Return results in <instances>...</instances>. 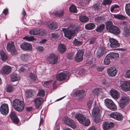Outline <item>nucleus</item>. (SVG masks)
Masks as SVG:
<instances>
[{"mask_svg":"<svg viewBox=\"0 0 130 130\" xmlns=\"http://www.w3.org/2000/svg\"><path fill=\"white\" fill-rule=\"evenodd\" d=\"M47 25L48 27L52 30L56 29L58 27L56 23L51 21L48 22Z\"/></svg>","mask_w":130,"mask_h":130,"instance_id":"23","label":"nucleus"},{"mask_svg":"<svg viewBox=\"0 0 130 130\" xmlns=\"http://www.w3.org/2000/svg\"><path fill=\"white\" fill-rule=\"evenodd\" d=\"M125 10L127 14L130 17V3H127L126 4Z\"/></svg>","mask_w":130,"mask_h":130,"instance_id":"37","label":"nucleus"},{"mask_svg":"<svg viewBox=\"0 0 130 130\" xmlns=\"http://www.w3.org/2000/svg\"><path fill=\"white\" fill-rule=\"evenodd\" d=\"M45 94V91L43 90H41L38 92V96L43 97L44 96Z\"/></svg>","mask_w":130,"mask_h":130,"instance_id":"52","label":"nucleus"},{"mask_svg":"<svg viewBox=\"0 0 130 130\" xmlns=\"http://www.w3.org/2000/svg\"><path fill=\"white\" fill-rule=\"evenodd\" d=\"M129 99L126 96H122L120 98L119 102V104L121 108L125 106L129 102Z\"/></svg>","mask_w":130,"mask_h":130,"instance_id":"9","label":"nucleus"},{"mask_svg":"<svg viewBox=\"0 0 130 130\" xmlns=\"http://www.w3.org/2000/svg\"><path fill=\"white\" fill-rule=\"evenodd\" d=\"M36 49L37 50L40 52L43 51L44 50L43 47L39 46H37L36 47Z\"/></svg>","mask_w":130,"mask_h":130,"instance_id":"60","label":"nucleus"},{"mask_svg":"<svg viewBox=\"0 0 130 130\" xmlns=\"http://www.w3.org/2000/svg\"><path fill=\"white\" fill-rule=\"evenodd\" d=\"M76 73L78 74L80 76H85V75L87 74L88 73L86 72V71L84 70H80V71H76Z\"/></svg>","mask_w":130,"mask_h":130,"instance_id":"42","label":"nucleus"},{"mask_svg":"<svg viewBox=\"0 0 130 130\" xmlns=\"http://www.w3.org/2000/svg\"><path fill=\"white\" fill-rule=\"evenodd\" d=\"M102 18L101 17H97L95 19V22L97 23L101 22Z\"/></svg>","mask_w":130,"mask_h":130,"instance_id":"56","label":"nucleus"},{"mask_svg":"<svg viewBox=\"0 0 130 130\" xmlns=\"http://www.w3.org/2000/svg\"><path fill=\"white\" fill-rule=\"evenodd\" d=\"M73 44L75 46H80L82 44V42L78 40L75 39L73 41Z\"/></svg>","mask_w":130,"mask_h":130,"instance_id":"45","label":"nucleus"},{"mask_svg":"<svg viewBox=\"0 0 130 130\" xmlns=\"http://www.w3.org/2000/svg\"><path fill=\"white\" fill-rule=\"evenodd\" d=\"M64 35L69 39H70L78 32V29L75 26L70 25L67 28H63L62 29Z\"/></svg>","mask_w":130,"mask_h":130,"instance_id":"1","label":"nucleus"},{"mask_svg":"<svg viewBox=\"0 0 130 130\" xmlns=\"http://www.w3.org/2000/svg\"><path fill=\"white\" fill-rule=\"evenodd\" d=\"M21 48L24 51H31L32 48V45L30 44L24 42L21 44Z\"/></svg>","mask_w":130,"mask_h":130,"instance_id":"12","label":"nucleus"},{"mask_svg":"<svg viewBox=\"0 0 130 130\" xmlns=\"http://www.w3.org/2000/svg\"><path fill=\"white\" fill-rule=\"evenodd\" d=\"M69 9L70 11L71 12L76 13L77 12L76 8L73 5H71Z\"/></svg>","mask_w":130,"mask_h":130,"instance_id":"48","label":"nucleus"},{"mask_svg":"<svg viewBox=\"0 0 130 130\" xmlns=\"http://www.w3.org/2000/svg\"><path fill=\"white\" fill-rule=\"evenodd\" d=\"M54 14L57 17H62L64 15V12L63 11H61L60 12H54Z\"/></svg>","mask_w":130,"mask_h":130,"instance_id":"43","label":"nucleus"},{"mask_svg":"<svg viewBox=\"0 0 130 130\" xmlns=\"http://www.w3.org/2000/svg\"><path fill=\"white\" fill-rule=\"evenodd\" d=\"M43 102V99L41 98H38L35 101L36 107L38 108Z\"/></svg>","mask_w":130,"mask_h":130,"instance_id":"27","label":"nucleus"},{"mask_svg":"<svg viewBox=\"0 0 130 130\" xmlns=\"http://www.w3.org/2000/svg\"><path fill=\"white\" fill-rule=\"evenodd\" d=\"M14 89V88L12 86L9 85L7 87V91L8 92H12Z\"/></svg>","mask_w":130,"mask_h":130,"instance_id":"54","label":"nucleus"},{"mask_svg":"<svg viewBox=\"0 0 130 130\" xmlns=\"http://www.w3.org/2000/svg\"><path fill=\"white\" fill-rule=\"evenodd\" d=\"M70 72L66 71H64L62 72H61L58 74L56 76L57 80L60 81L65 80L68 76L70 75Z\"/></svg>","mask_w":130,"mask_h":130,"instance_id":"6","label":"nucleus"},{"mask_svg":"<svg viewBox=\"0 0 130 130\" xmlns=\"http://www.w3.org/2000/svg\"><path fill=\"white\" fill-rule=\"evenodd\" d=\"M23 39L29 41H32L35 39L34 36H31L30 37L25 36L23 37Z\"/></svg>","mask_w":130,"mask_h":130,"instance_id":"47","label":"nucleus"},{"mask_svg":"<svg viewBox=\"0 0 130 130\" xmlns=\"http://www.w3.org/2000/svg\"><path fill=\"white\" fill-rule=\"evenodd\" d=\"M114 124L112 122H103L102 125V127L105 130L109 129L113 127Z\"/></svg>","mask_w":130,"mask_h":130,"instance_id":"16","label":"nucleus"},{"mask_svg":"<svg viewBox=\"0 0 130 130\" xmlns=\"http://www.w3.org/2000/svg\"><path fill=\"white\" fill-rule=\"evenodd\" d=\"M117 70L114 67H110L107 70L108 74L111 76H115L117 74Z\"/></svg>","mask_w":130,"mask_h":130,"instance_id":"15","label":"nucleus"},{"mask_svg":"<svg viewBox=\"0 0 130 130\" xmlns=\"http://www.w3.org/2000/svg\"><path fill=\"white\" fill-rule=\"evenodd\" d=\"M48 59L50 63L54 64L57 62L58 58L57 56L54 54H52L49 55Z\"/></svg>","mask_w":130,"mask_h":130,"instance_id":"8","label":"nucleus"},{"mask_svg":"<svg viewBox=\"0 0 130 130\" xmlns=\"http://www.w3.org/2000/svg\"><path fill=\"white\" fill-rule=\"evenodd\" d=\"M91 113V116L96 119V117L100 116V112L99 108L98 107H94Z\"/></svg>","mask_w":130,"mask_h":130,"instance_id":"14","label":"nucleus"},{"mask_svg":"<svg viewBox=\"0 0 130 130\" xmlns=\"http://www.w3.org/2000/svg\"><path fill=\"white\" fill-rule=\"evenodd\" d=\"M85 117L82 114L79 113L77 114L75 116V118L79 123H81L82 121L84 120Z\"/></svg>","mask_w":130,"mask_h":130,"instance_id":"33","label":"nucleus"},{"mask_svg":"<svg viewBox=\"0 0 130 130\" xmlns=\"http://www.w3.org/2000/svg\"><path fill=\"white\" fill-rule=\"evenodd\" d=\"M106 28L107 31L113 34L118 35L120 33L119 28L117 26L113 25V23L111 21L107 22Z\"/></svg>","mask_w":130,"mask_h":130,"instance_id":"2","label":"nucleus"},{"mask_svg":"<svg viewBox=\"0 0 130 130\" xmlns=\"http://www.w3.org/2000/svg\"><path fill=\"white\" fill-rule=\"evenodd\" d=\"M7 50L10 52L11 54L16 55L17 54V51L15 48L14 43L12 41H10L7 44L6 47Z\"/></svg>","mask_w":130,"mask_h":130,"instance_id":"4","label":"nucleus"},{"mask_svg":"<svg viewBox=\"0 0 130 130\" xmlns=\"http://www.w3.org/2000/svg\"><path fill=\"white\" fill-rule=\"evenodd\" d=\"M84 120L82 121L81 123L83 124L85 126H88L90 124V121L89 119L85 117Z\"/></svg>","mask_w":130,"mask_h":130,"instance_id":"39","label":"nucleus"},{"mask_svg":"<svg viewBox=\"0 0 130 130\" xmlns=\"http://www.w3.org/2000/svg\"><path fill=\"white\" fill-rule=\"evenodd\" d=\"M125 76L127 78H130V69L126 71Z\"/></svg>","mask_w":130,"mask_h":130,"instance_id":"57","label":"nucleus"},{"mask_svg":"<svg viewBox=\"0 0 130 130\" xmlns=\"http://www.w3.org/2000/svg\"><path fill=\"white\" fill-rule=\"evenodd\" d=\"M105 26V25L104 24L100 25L96 28V30L98 32H101L103 30Z\"/></svg>","mask_w":130,"mask_h":130,"instance_id":"44","label":"nucleus"},{"mask_svg":"<svg viewBox=\"0 0 130 130\" xmlns=\"http://www.w3.org/2000/svg\"><path fill=\"white\" fill-rule=\"evenodd\" d=\"M95 27V25L93 23H89L85 25V28L88 30H92Z\"/></svg>","mask_w":130,"mask_h":130,"instance_id":"34","label":"nucleus"},{"mask_svg":"<svg viewBox=\"0 0 130 130\" xmlns=\"http://www.w3.org/2000/svg\"><path fill=\"white\" fill-rule=\"evenodd\" d=\"M120 87L121 89L125 91H128V81L124 82L123 83H121Z\"/></svg>","mask_w":130,"mask_h":130,"instance_id":"28","label":"nucleus"},{"mask_svg":"<svg viewBox=\"0 0 130 130\" xmlns=\"http://www.w3.org/2000/svg\"><path fill=\"white\" fill-rule=\"evenodd\" d=\"M64 122L66 124L68 125L73 128H76V125L73 121L70 119L69 118L66 119Z\"/></svg>","mask_w":130,"mask_h":130,"instance_id":"19","label":"nucleus"},{"mask_svg":"<svg viewBox=\"0 0 130 130\" xmlns=\"http://www.w3.org/2000/svg\"><path fill=\"white\" fill-rule=\"evenodd\" d=\"M79 20L80 21L83 23H86L89 20V18L85 15H80L79 17Z\"/></svg>","mask_w":130,"mask_h":130,"instance_id":"31","label":"nucleus"},{"mask_svg":"<svg viewBox=\"0 0 130 130\" xmlns=\"http://www.w3.org/2000/svg\"><path fill=\"white\" fill-rule=\"evenodd\" d=\"M13 107L15 110L18 111L23 110L24 107L23 102L19 100L15 99L13 102Z\"/></svg>","mask_w":130,"mask_h":130,"instance_id":"3","label":"nucleus"},{"mask_svg":"<svg viewBox=\"0 0 130 130\" xmlns=\"http://www.w3.org/2000/svg\"><path fill=\"white\" fill-rule=\"evenodd\" d=\"M29 76L32 80H35L36 79V75L32 73L29 74Z\"/></svg>","mask_w":130,"mask_h":130,"instance_id":"53","label":"nucleus"},{"mask_svg":"<svg viewBox=\"0 0 130 130\" xmlns=\"http://www.w3.org/2000/svg\"><path fill=\"white\" fill-rule=\"evenodd\" d=\"M110 94L111 96L114 98L118 99L120 95V93L116 90L112 89L110 91Z\"/></svg>","mask_w":130,"mask_h":130,"instance_id":"20","label":"nucleus"},{"mask_svg":"<svg viewBox=\"0 0 130 130\" xmlns=\"http://www.w3.org/2000/svg\"><path fill=\"white\" fill-rule=\"evenodd\" d=\"M64 122L66 124L68 125L73 128H76V125L73 121L70 119L69 118L66 119Z\"/></svg>","mask_w":130,"mask_h":130,"instance_id":"18","label":"nucleus"},{"mask_svg":"<svg viewBox=\"0 0 130 130\" xmlns=\"http://www.w3.org/2000/svg\"><path fill=\"white\" fill-rule=\"evenodd\" d=\"M108 108L111 110L115 111L117 109V106L114 103H113L112 104H111L109 106H108Z\"/></svg>","mask_w":130,"mask_h":130,"instance_id":"46","label":"nucleus"},{"mask_svg":"<svg viewBox=\"0 0 130 130\" xmlns=\"http://www.w3.org/2000/svg\"><path fill=\"white\" fill-rule=\"evenodd\" d=\"M92 100H90L87 103V105L89 107L92 105Z\"/></svg>","mask_w":130,"mask_h":130,"instance_id":"63","label":"nucleus"},{"mask_svg":"<svg viewBox=\"0 0 130 130\" xmlns=\"http://www.w3.org/2000/svg\"><path fill=\"white\" fill-rule=\"evenodd\" d=\"M108 55L112 60V59L119 57V54L116 53H112Z\"/></svg>","mask_w":130,"mask_h":130,"instance_id":"40","label":"nucleus"},{"mask_svg":"<svg viewBox=\"0 0 130 130\" xmlns=\"http://www.w3.org/2000/svg\"><path fill=\"white\" fill-rule=\"evenodd\" d=\"M109 41L110 43V46L111 47H117L120 45V44L118 43V41L113 38L109 39Z\"/></svg>","mask_w":130,"mask_h":130,"instance_id":"17","label":"nucleus"},{"mask_svg":"<svg viewBox=\"0 0 130 130\" xmlns=\"http://www.w3.org/2000/svg\"><path fill=\"white\" fill-rule=\"evenodd\" d=\"M52 82V80H50L49 81L45 82L44 83V86L45 87L47 86L51 83Z\"/></svg>","mask_w":130,"mask_h":130,"instance_id":"61","label":"nucleus"},{"mask_svg":"<svg viewBox=\"0 0 130 130\" xmlns=\"http://www.w3.org/2000/svg\"><path fill=\"white\" fill-rule=\"evenodd\" d=\"M110 116L111 117L118 121L122 120L123 117L122 114L116 112L111 113L110 115Z\"/></svg>","mask_w":130,"mask_h":130,"instance_id":"10","label":"nucleus"},{"mask_svg":"<svg viewBox=\"0 0 130 130\" xmlns=\"http://www.w3.org/2000/svg\"><path fill=\"white\" fill-rule=\"evenodd\" d=\"M101 91V89L100 88H96L95 89L92 91L93 94L94 95H98V93Z\"/></svg>","mask_w":130,"mask_h":130,"instance_id":"49","label":"nucleus"},{"mask_svg":"<svg viewBox=\"0 0 130 130\" xmlns=\"http://www.w3.org/2000/svg\"><path fill=\"white\" fill-rule=\"evenodd\" d=\"M66 46L63 44H60L58 47V50L61 53H63L66 50Z\"/></svg>","mask_w":130,"mask_h":130,"instance_id":"25","label":"nucleus"},{"mask_svg":"<svg viewBox=\"0 0 130 130\" xmlns=\"http://www.w3.org/2000/svg\"><path fill=\"white\" fill-rule=\"evenodd\" d=\"M29 33L31 35L43 36L46 34V32L45 30L43 29L37 28L30 30Z\"/></svg>","mask_w":130,"mask_h":130,"instance_id":"5","label":"nucleus"},{"mask_svg":"<svg viewBox=\"0 0 130 130\" xmlns=\"http://www.w3.org/2000/svg\"><path fill=\"white\" fill-rule=\"evenodd\" d=\"M85 91L84 90H78L76 91L74 93L75 96L78 97L79 99H82L85 95Z\"/></svg>","mask_w":130,"mask_h":130,"instance_id":"24","label":"nucleus"},{"mask_svg":"<svg viewBox=\"0 0 130 130\" xmlns=\"http://www.w3.org/2000/svg\"><path fill=\"white\" fill-rule=\"evenodd\" d=\"M11 80L13 82L18 81L20 79L19 75L17 74L13 73L10 75Z\"/></svg>","mask_w":130,"mask_h":130,"instance_id":"29","label":"nucleus"},{"mask_svg":"<svg viewBox=\"0 0 130 130\" xmlns=\"http://www.w3.org/2000/svg\"><path fill=\"white\" fill-rule=\"evenodd\" d=\"M104 102L106 105L107 108L108 107V106L111 105V104H112L113 103H114L111 100L108 99H106L105 100Z\"/></svg>","mask_w":130,"mask_h":130,"instance_id":"38","label":"nucleus"},{"mask_svg":"<svg viewBox=\"0 0 130 130\" xmlns=\"http://www.w3.org/2000/svg\"><path fill=\"white\" fill-rule=\"evenodd\" d=\"M98 6L97 5H95L93 6L92 9L94 10H98Z\"/></svg>","mask_w":130,"mask_h":130,"instance_id":"62","label":"nucleus"},{"mask_svg":"<svg viewBox=\"0 0 130 130\" xmlns=\"http://www.w3.org/2000/svg\"><path fill=\"white\" fill-rule=\"evenodd\" d=\"M20 57L22 61H27L30 59V56L28 54H22L21 55Z\"/></svg>","mask_w":130,"mask_h":130,"instance_id":"30","label":"nucleus"},{"mask_svg":"<svg viewBox=\"0 0 130 130\" xmlns=\"http://www.w3.org/2000/svg\"><path fill=\"white\" fill-rule=\"evenodd\" d=\"M1 58L2 60L5 61L7 60L8 56L3 51H1L0 53Z\"/></svg>","mask_w":130,"mask_h":130,"instance_id":"36","label":"nucleus"},{"mask_svg":"<svg viewBox=\"0 0 130 130\" xmlns=\"http://www.w3.org/2000/svg\"><path fill=\"white\" fill-rule=\"evenodd\" d=\"M84 54V51L82 50H79L76 55L75 57V60L76 61L79 62L83 59Z\"/></svg>","mask_w":130,"mask_h":130,"instance_id":"13","label":"nucleus"},{"mask_svg":"<svg viewBox=\"0 0 130 130\" xmlns=\"http://www.w3.org/2000/svg\"><path fill=\"white\" fill-rule=\"evenodd\" d=\"M130 33V27L129 25H127L124 27L123 32V35L124 36L128 37Z\"/></svg>","mask_w":130,"mask_h":130,"instance_id":"21","label":"nucleus"},{"mask_svg":"<svg viewBox=\"0 0 130 130\" xmlns=\"http://www.w3.org/2000/svg\"><path fill=\"white\" fill-rule=\"evenodd\" d=\"M25 94L26 97L27 98H29L33 96V91L31 89L27 90L25 92Z\"/></svg>","mask_w":130,"mask_h":130,"instance_id":"32","label":"nucleus"},{"mask_svg":"<svg viewBox=\"0 0 130 130\" xmlns=\"http://www.w3.org/2000/svg\"><path fill=\"white\" fill-rule=\"evenodd\" d=\"M11 67L7 65H5L3 66L0 70V73L3 75H8L11 71Z\"/></svg>","mask_w":130,"mask_h":130,"instance_id":"7","label":"nucleus"},{"mask_svg":"<svg viewBox=\"0 0 130 130\" xmlns=\"http://www.w3.org/2000/svg\"><path fill=\"white\" fill-rule=\"evenodd\" d=\"M95 42V38H92L89 41V44H93Z\"/></svg>","mask_w":130,"mask_h":130,"instance_id":"58","label":"nucleus"},{"mask_svg":"<svg viewBox=\"0 0 130 130\" xmlns=\"http://www.w3.org/2000/svg\"><path fill=\"white\" fill-rule=\"evenodd\" d=\"M51 38L57 39L59 37V35L57 33H52L51 34Z\"/></svg>","mask_w":130,"mask_h":130,"instance_id":"55","label":"nucleus"},{"mask_svg":"<svg viewBox=\"0 0 130 130\" xmlns=\"http://www.w3.org/2000/svg\"><path fill=\"white\" fill-rule=\"evenodd\" d=\"M11 119L13 122L16 124H18L19 121V120L16 115L15 113L13 112H11L10 115Z\"/></svg>","mask_w":130,"mask_h":130,"instance_id":"22","label":"nucleus"},{"mask_svg":"<svg viewBox=\"0 0 130 130\" xmlns=\"http://www.w3.org/2000/svg\"><path fill=\"white\" fill-rule=\"evenodd\" d=\"M119 6L116 4H115L112 5L110 8V11L112 12L113 10L116 8H119Z\"/></svg>","mask_w":130,"mask_h":130,"instance_id":"50","label":"nucleus"},{"mask_svg":"<svg viewBox=\"0 0 130 130\" xmlns=\"http://www.w3.org/2000/svg\"><path fill=\"white\" fill-rule=\"evenodd\" d=\"M9 108L8 105L5 104L2 105L0 108V111L1 113L3 115H6L9 112Z\"/></svg>","mask_w":130,"mask_h":130,"instance_id":"11","label":"nucleus"},{"mask_svg":"<svg viewBox=\"0 0 130 130\" xmlns=\"http://www.w3.org/2000/svg\"><path fill=\"white\" fill-rule=\"evenodd\" d=\"M104 49L102 47H100L99 48L96 53V56L97 58H99L103 55Z\"/></svg>","mask_w":130,"mask_h":130,"instance_id":"26","label":"nucleus"},{"mask_svg":"<svg viewBox=\"0 0 130 130\" xmlns=\"http://www.w3.org/2000/svg\"><path fill=\"white\" fill-rule=\"evenodd\" d=\"M3 13H4L5 15H6L8 13V9H5L3 12Z\"/></svg>","mask_w":130,"mask_h":130,"instance_id":"64","label":"nucleus"},{"mask_svg":"<svg viewBox=\"0 0 130 130\" xmlns=\"http://www.w3.org/2000/svg\"><path fill=\"white\" fill-rule=\"evenodd\" d=\"M112 60L108 55H107L104 59V62L105 64L107 65H109Z\"/></svg>","mask_w":130,"mask_h":130,"instance_id":"35","label":"nucleus"},{"mask_svg":"<svg viewBox=\"0 0 130 130\" xmlns=\"http://www.w3.org/2000/svg\"><path fill=\"white\" fill-rule=\"evenodd\" d=\"M114 17L119 20H124L126 18V17L121 14H114Z\"/></svg>","mask_w":130,"mask_h":130,"instance_id":"41","label":"nucleus"},{"mask_svg":"<svg viewBox=\"0 0 130 130\" xmlns=\"http://www.w3.org/2000/svg\"><path fill=\"white\" fill-rule=\"evenodd\" d=\"M112 2L111 0H104L103 1L102 4L105 5H109Z\"/></svg>","mask_w":130,"mask_h":130,"instance_id":"51","label":"nucleus"},{"mask_svg":"<svg viewBox=\"0 0 130 130\" xmlns=\"http://www.w3.org/2000/svg\"><path fill=\"white\" fill-rule=\"evenodd\" d=\"M104 67L98 66L97 67V70L98 71L101 72L104 70Z\"/></svg>","mask_w":130,"mask_h":130,"instance_id":"59","label":"nucleus"}]
</instances>
